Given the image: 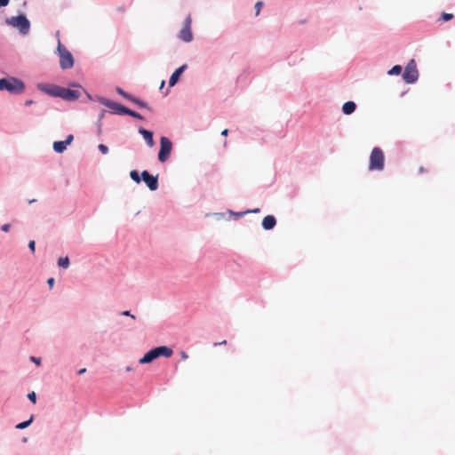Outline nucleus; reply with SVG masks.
I'll list each match as a JSON object with an SVG mask.
<instances>
[{
  "mask_svg": "<svg viewBox=\"0 0 455 455\" xmlns=\"http://www.w3.org/2000/svg\"><path fill=\"white\" fill-rule=\"evenodd\" d=\"M4 90L12 94H20L25 90V84L16 77L2 78L0 79V91Z\"/></svg>",
  "mask_w": 455,
  "mask_h": 455,
  "instance_id": "nucleus-1",
  "label": "nucleus"
},
{
  "mask_svg": "<svg viewBox=\"0 0 455 455\" xmlns=\"http://www.w3.org/2000/svg\"><path fill=\"white\" fill-rule=\"evenodd\" d=\"M172 355V350L170 347L164 346L157 347L146 353L139 362L140 364L149 363L159 356L170 357Z\"/></svg>",
  "mask_w": 455,
  "mask_h": 455,
  "instance_id": "nucleus-2",
  "label": "nucleus"
},
{
  "mask_svg": "<svg viewBox=\"0 0 455 455\" xmlns=\"http://www.w3.org/2000/svg\"><path fill=\"white\" fill-rule=\"evenodd\" d=\"M384 153L381 148H374L370 156L369 170L382 171L384 169Z\"/></svg>",
  "mask_w": 455,
  "mask_h": 455,
  "instance_id": "nucleus-3",
  "label": "nucleus"
},
{
  "mask_svg": "<svg viewBox=\"0 0 455 455\" xmlns=\"http://www.w3.org/2000/svg\"><path fill=\"white\" fill-rule=\"evenodd\" d=\"M57 51L60 56V66L62 69H68L74 66L72 53L59 41Z\"/></svg>",
  "mask_w": 455,
  "mask_h": 455,
  "instance_id": "nucleus-4",
  "label": "nucleus"
},
{
  "mask_svg": "<svg viewBox=\"0 0 455 455\" xmlns=\"http://www.w3.org/2000/svg\"><path fill=\"white\" fill-rule=\"evenodd\" d=\"M6 23L13 28H16L23 35L28 34L30 23L24 14L7 19Z\"/></svg>",
  "mask_w": 455,
  "mask_h": 455,
  "instance_id": "nucleus-5",
  "label": "nucleus"
},
{
  "mask_svg": "<svg viewBox=\"0 0 455 455\" xmlns=\"http://www.w3.org/2000/svg\"><path fill=\"white\" fill-rule=\"evenodd\" d=\"M46 92L51 95L59 96L67 100H75L80 97V92L78 90L55 87L54 89Z\"/></svg>",
  "mask_w": 455,
  "mask_h": 455,
  "instance_id": "nucleus-6",
  "label": "nucleus"
},
{
  "mask_svg": "<svg viewBox=\"0 0 455 455\" xmlns=\"http://www.w3.org/2000/svg\"><path fill=\"white\" fill-rule=\"evenodd\" d=\"M419 73L416 67V62L414 60H411L404 68L403 78L406 83L412 84L417 81Z\"/></svg>",
  "mask_w": 455,
  "mask_h": 455,
  "instance_id": "nucleus-7",
  "label": "nucleus"
},
{
  "mask_svg": "<svg viewBox=\"0 0 455 455\" xmlns=\"http://www.w3.org/2000/svg\"><path fill=\"white\" fill-rule=\"evenodd\" d=\"M191 24H192V18H191V15L188 14V17L185 19L183 27L179 33V38L185 43H189L193 40V34L191 31Z\"/></svg>",
  "mask_w": 455,
  "mask_h": 455,
  "instance_id": "nucleus-8",
  "label": "nucleus"
},
{
  "mask_svg": "<svg viewBox=\"0 0 455 455\" xmlns=\"http://www.w3.org/2000/svg\"><path fill=\"white\" fill-rule=\"evenodd\" d=\"M160 151L158 153V160L161 163H164L170 156L172 144L170 140L166 137H162L160 140Z\"/></svg>",
  "mask_w": 455,
  "mask_h": 455,
  "instance_id": "nucleus-9",
  "label": "nucleus"
},
{
  "mask_svg": "<svg viewBox=\"0 0 455 455\" xmlns=\"http://www.w3.org/2000/svg\"><path fill=\"white\" fill-rule=\"evenodd\" d=\"M100 102L107 108H110L113 110L114 113L116 114H118V115H127L128 113V109L126 107L119 104V103H116V102H114L112 100H107V99H102L100 100Z\"/></svg>",
  "mask_w": 455,
  "mask_h": 455,
  "instance_id": "nucleus-10",
  "label": "nucleus"
},
{
  "mask_svg": "<svg viewBox=\"0 0 455 455\" xmlns=\"http://www.w3.org/2000/svg\"><path fill=\"white\" fill-rule=\"evenodd\" d=\"M141 179L150 190L155 191L158 188L157 176H153L148 171H143L141 172Z\"/></svg>",
  "mask_w": 455,
  "mask_h": 455,
  "instance_id": "nucleus-11",
  "label": "nucleus"
},
{
  "mask_svg": "<svg viewBox=\"0 0 455 455\" xmlns=\"http://www.w3.org/2000/svg\"><path fill=\"white\" fill-rule=\"evenodd\" d=\"M73 135L69 134L65 140L54 141L53 142V149L57 153H62L66 150L67 146L69 145L73 141Z\"/></svg>",
  "mask_w": 455,
  "mask_h": 455,
  "instance_id": "nucleus-12",
  "label": "nucleus"
},
{
  "mask_svg": "<svg viewBox=\"0 0 455 455\" xmlns=\"http://www.w3.org/2000/svg\"><path fill=\"white\" fill-rule=\"evenodd\" d=\"M188 68L187 64H184L182 66H180L179 68H177L173 73L172 75L170 77V80H169V85L170 86H173L176 84V83L178 82L180 76H181V74L185 71V69Z\"/></svg>",
  "mask_w": 455,
  "mask_h": 455,
  "instance_id": "nucleus-13",
  "label": "nucleus"
},
{
  "mask_svg": "<svg viewBox=\"0 0 455 455\" xmlns=\"http://www.w3.org/2000/svg\"><path fill=\"white\" fill-rule=\"evenodd\" d=\"M276 224L275 218L272 215L266 216L262 220V227L266 230L272 229Z\"/></svg>",
  "mask_w": 455,
  "mask_h": 455,
  "instance_id": "nucleus-14",
  "label": "nucleus"
},
{
  "mask_svg": "<svg viewBox=\"0 0 455 455\" xmlns=\"http://www.w3.org/2000/svg\"><path fill=\"white\" fill-rule=\"evenodd\" d=\"M140 133L143 136L144 140H146L147 144L149 147H153L155 142L153 140V133L144 128H140L139 130Z\"/></svg>",
  "mask_w": 455,
  "mask_h": 455,
  "instance_id": "nucleus-15",
  "label": "nucleus"
},
{
  "mask_svg": "<svg viewBox=\"0 0 455 455\" xmlns=\"http://www.w3.org/2000/svg\"><path fill=\"white\" fill-rule=\"evenodd\" d=\"M356 105L354 101H347L344 103L342 111L346 115H350L355 110Z\"/></svg>",
  "mask_w": 455,
  "mask_h": 455,
  "instance_id": "nucleus-16",
  "label": "nucleus"
},
{
  "mask_svg": "<svg viewBox=\"0 0 455 455\" xmlns=\"http://www.w3.org/2000/svg\"><path fill=\"white\" fill-rule=\"evenodd\" d=\"M131 101L133 102L134 104H136L137 106H139L140 108L150 109L146 102H144V101L140 100V99H137L133 96L132 97Z\"/></svg>",
  "mask_w": 455,
  "mask_h": 455,
  "instance_id": "nucleus-17",
  "label": "nucleus"
},
{
  "mask_svg": "<svg viewBox=\"0 0 455 455\" xmlns=\"http://www.w3.org/2000/svg\"><path fill=\"white\" fill-rule=\"evenodd\" d=\"M58 265L63 268H68L69 267V259L68 257L60 258Z\"/></svg>",
  "mask_w": 455,
  "mask_h": 455,
  "instance_id": "nucleus-18",
  "label": "nucleus"
},
{
  "mask_svg": "<svg viewBox=\"0 0 455 455\" xmlns=\"http://www.w3.org/2000/svg\"><path fill=\"white\" fill-rule=\"evenodd\" d=\"M33 421V416L30 417V419L27 421H24V422H21V423H19L17 426H16V428L18 429H23V428H26L28 427L31 422Z\"/></svg>",
  "mask_w": 455,
  "mask_h": 455,
  "instance_id": "nucleus-19",
  "label": "nucleus"
},
{
  "mask_svg": "<svg viewBox=\"0 0 455 455\" xmlns=\"http://www.w3.org/2000/svg\"><path fill=\"white\" fill-rule=\"evenodd\" d=\"M401 72H402V68H401V66H399V65H395V66H394V67H393V68L388 71V74H389V75H395V76H397V75H400V74H401Z\"/></svg>",
  "mask_w": 455,
  "mask_h": 455,
  "instance_id": "nucleus-20",
  "label": "nucleus"
},
{
  "mask_svg": "<svg viewBox=\"0 0 455 455\" xmlns=\"http://www.w3.org/2000/svg\"><path fill=\"white\" fill-rule=\"evenodd\" d=\"M130 177L132 178V180H134L136 183H140V180H141V178L140 177L139 175V172L135 170L132 171L130 172Z\"/></svg>",
  "mask_w": 455,
  "mask_h": 455,
  "instance_id": "nucleus-21",
  "label": "nucleus"
},
{
  "mask_svg": "<svg viewBox=\"0 0 455 455\" xmlns=\"http://www.w3.org/2000/svg\"><path fill=\"white\" fill-rule=\"evenodd\" d=\"M116 92H117L118 94H120L121 96H123L124 98H125V99L129 100H131V99H132V95H131L130 93H128V92H124L123 89H121V88H119V87H118V88H116Z\"/></svg>",
  "mask_w": 455,
  "mask_h": 455,
  "instance_id": "nucleus-22",
  "label": "nucleus"
},
{
  "mask_svg": "<svg viewBox=\"0 0 455 455\" xmlns=\"http://www.w3.org/2000/svg\"><path fill=\"white\" fill-rule=\"evenodd\" d=\"M452 18H453L452 13L443 12L441 17L439 18V20L448 21V20H451Z\"/></svg>",
  "mask_w": 455,
  "mask_h": 455,
  "instance_id": "nucleus-23",
  "label": "nucleus"
},
{
  "mask_svg": "<svg viewBox=\"0 0 455 455\" xmlns=\"http://www.w3.org/2000/svg\"><path fill=\"white\" fill-rule=\"evenodd\" d=\"M127 115L131 116H132L134 118L140 119V120L143 119V117H142V116L140 114H139V113H137V112H135L133 110H131V109H128Z\"/></svg>",
  "mask_w": 455,
  "mask_h": 455,
  "instance_id": "nucleus-24",
  "label": "nucleus"
},
{
  "mask_svg": "<svg viewBox=\"0 0 455 455\" xmlns=\"http://www.w3.org/2000/svg\"><path fill=\"white\" fill-rule=\"evenodd\" d=\"M263 3L259 1L255 4V15L258 16L260 12Z\"/></svg>",
  "mask_w": 455,
  "mask_h": 455,
  "instance_id": "nucleus-25",
  "label": "nucleus"
},
{
  "mask_svg": "<svg viewBox=\"0 0 455 455\" xmlns=\"http://www.w3.org/2000/svg\"><path fill=\"white\" fill-rule=\"evenodd\" d=\"M98 148L104 155L108 153V148L104 144H100Z\"/></svg>",
  "mask_w": 455,
  "mask_h": 455,
  "instance_id": "nucleus-26",
  "label": "nucleus"
},
{
  "mask_svg": "<svg viewBox=\"0 0 455 455\" xmlns=\"http://www.w3.org/2000/svg\"><path fill=\"white\" fill-rule=\"evenodd\" d=\"M28 398L33 403H36V393L35 392H31L28 395Z\"/></svg>",
  "mask_w": 455,
  "mask_h": 455,
  "instance_id": "nucleus-27",
  "label": "nucleus"
},
{
  "mask_svg": "<svg viewBox=\"0 0 455 455\" xmlns=\"http://www.w3.org/2000/svg\"><path fill=\"white\" fill-rule=\"evenodd\" d=\"M122 315H125V316H130L131 318L135 319V315H132V314H131V312H130V311H128V310H126V311H123V312H122Z\"/></svg>",
  "mask_w": 455,
  "mask_h": 455,
  "instance_id": "nucleus-28",
  "label": "nucleus"
},
{
  "mask_svg": "<svg viewBox=\"0 0 455 455\" xmlns=\"http://www.w3.org/2000/svg\"><path fill=\"white\" fill-rule=\"evenodd\" d=\"M47 283L49 285V287L52 289L54 285V278L53 277H50L48 280H47Z\"/></svg>",
  "mask_w": 455,
  "mask_h": 455,
  "instance_id": "nucleus-29",
  "label": "nucleus"
},
{
  "mask_svg": "<svg viewBox=\"0 0 455 455\" xmlns=\"http://www.w3.org/2000/svg\"><path fill=\"white\" fill-rule=\"evenodd\" d=\"M35 245H36V243L34 240L30 241L28 243V247L29 249L34 252L35 251Z\"/></svg>",
  "mask_w": 455,
  "mask_h": 455,
  "instance_id": "nucleus-30",
  "label": "nucleus"
},
{
  "mask_svg": "<svg viewBox=\"0 0 455 455\" xmlns=\"http://www.w3.org/2000/svg\"><path fill=\"white\" fill-rule=\"evenodd\" d=\"M10 0H0V8L6 6L9 4Z\"/></svg>",
  "mask_w": 455,
  "mask_h": 455,
  "instance_id": "nucleus-31",
  "label": "nucleus"
},
{
  "mask_svg": "<svg viewBox=\"0 0 455 455\" xmlns=\"http://www.w3.org/2000/svg\"><path fill=\"white\" fill-rule=\"evenodd\" d=\"M10 228V225L9 224H4L2 227H1V229L4 231V232H7Z\"/></svg>",
  "mask_w": 455,
  "mask_h": 455,
  "instance_id": "nucleus-32",
  "label": "nucleus"
},
{
  "mask_svg": "<svg viewBox=\"0 0 455 455\" xmlns=\"http://www.w3.org/2000/svg\"><path fill=\"white\" fill-rule=\"evenodd\" d=\"M31 360H32L35 363H36L37 365H39V364H40V359H39V358H36V357L32 356V357H31Z\"/></svg>",
  "mask_w": 455,
  "mask_h": 455,
  "instance_id": "nucleus-33",
  "label": "nucleus"
},
{
  "mask_svg": "<svg viewBox=\"0 0 455 455\" xmlns=\"http://www.w3.org/2000/svg\"><path fill=\"white\" fill-rule=\"evenodd\" d=\"M180 355L182 359H187L188 357V354L184 351L180 353Z\"/></svg>",
  "mask_w": 455,
  "mask_h": 455,
  "instance_id": "nucleus-34",
  "label": "nucleus"
},
{
  "mask_svg": "<svg viewBox=\"0 0 455 455\" xmlns=\"http://www.w3.org/2000/svg\"><path fill=\"white\" fill-rule=\"evenodd\" d=\"M33 103H34V102H33V100H27V101L25 102V105H26L27 107H28V106H31Z\"/></svg>",
  "mask_w": 455,
  "mask_h": 455,
  "instance_id": "nucleus-35",
  "label": "nucleus"
},
{
  "mask_svg": "<svg viewBox=\"0 0 455 455\" xmlns=\"http://www.w3.org/2000/svg\"><path fill=\"white\" fill-rule=\"evenodd\" d=\"M228 129H225V130H223V131H222L221 135H223V136H227V135H228Z\"/></svg>",
  "mask_w": 455,
  "mask_h": 455,
  "instance_id": "nucleus-36",
  "label": "nucleus"
},
{
  "mask_svg": "<svg viewBox=\"0 0 455 455\" xmlns=\"http://www.w3.org/2000/svg\"><path fill=\"white\" fill-rule=\"evenodd\" d=\"M227 344V340H223L220 343H215L214 346H218V345H226Z\"/></svg>",
  "mask_w": 455,
  "mask_h": 455,
  "instance_id": "nucleus-37",
  "label": "nucleus"
},
{
  "mask_svg": "<svg viewBox=\"0 0 455 455\" xmlns=\"http://www.w3.org/2000/svg\"><path fill=\"white\" fill-rule=\"evenodd\" d=\"M85 371H86V369H85V368H83V369L79 370L78 374H83V373H84Z\"/></svg>",
  "mask_w": 455,
  "mask_h": 455,
  "instance_id": "nucleus-38",
  "label": "nucleus"
},
{
  "mask_svg": "<svg viewBox=\"0 0 455 455\" xmlns=\"http://www.w3.org/2000/svg\"><path fill=\"white\" fill-rule=\"evenodd\" d=\"M35 201H36L35 199H31V200L29 201V204L34 203Z\"/></svg>",
  "mask_w": 455,
  "mask_h": 455,
  "instance_id": "nucleus-39",
  "label": "nucleus"
},
{
  "mask_svg": "<svg viewBox=\"0 0 455 455\" xmlns=\"http://www.w3.org/2000/svg\"><path fill=\"white\" fill-rule=\"evenodd\" d=\"M164 85V81L162 82L161 84V88Z\"/></svg>",
  "mask_w": 455,
  "mask_h": 455,
  "instance_id": "nucleus-40",
  "label": "nucleus"
}]
</instances>
